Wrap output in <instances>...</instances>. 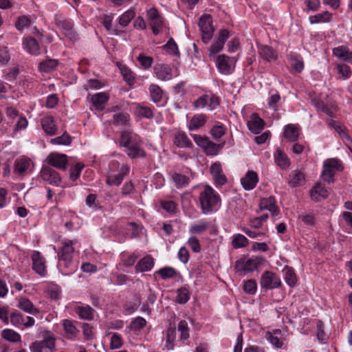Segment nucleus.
I'll use <instances>...</instances> for the list:
<instances>
[{"instance_id": "f257e3e1", "label": "nucleus", "mask_w": 352, "mask_h": 352, "mask_svg": "<svg viewBox=\"0 0 352 352\" xmlns=\"http://www.w3.org/2000/svg\"><path fill=\"white\" fill-rule=\"evenodd\" d=\"M199 203L202 213L208 214L213 211L214 208L221 201L220 197L210 186L204 187V190L199 195Z\"/></svg>"}, {"instance_id": "f03ea898", "label": "nucleus", "mask_w": 352, "mask_h": 352, "mask_svg": "<svg viewBox=\"0 0 352 352\" xmlns=\"http://www.w3.org/2000/svg\"><path fill=\"white\" fill-rule=\"evenodd\" d=\"M74 248L73 242L70 240H66L63 242V246L60 252H58L59 258L60 267L63 266L65 268H69L72 263L73 254Z\"/></svg>"}, {"instance_id": "7ed1b4c3", "label": "nucleus", "mask_w": 352, "mask_h": 352, "mask_svg": "<svg viewBox=\"0 0 352 352\" xmlns=\"http://www.w3.org/2000/svg\"><path fill=\"white\" fill-rule=\"evenodd\" d=\"M212 23V17L209 14H204L199 19V26L202 33V41L205 43H208L212 37L214 28Z\"/></svg>"}, {"instance_id": "20e7f679", "label": "nucleus", "mask_w": 352, "mask_h": 352, "mask_svg": "<svg viewBox=\"0 0 352 352\" xmlns=\"http://www.w3.org/2000/svg\"><path fill=\"white\" fill-rule=\"evenodd\" d=\"M56 25L63 31L64 34L70 40L76 38V34L73 29V25L69 20L63 18L61 15L55 16Z\"/></svg>"}, {"instance_id": "39448f33", "label": "nucleus", "mask_w": 352, "mask_h": 352, "mask_svg": "<svg viewBox=\"0 0 352 352\" xmlns=\"http://www.w3.org/2000/svg\"><path fill=\"white\" fill-rule=\"evenodd\" d=\"M259 263L254 258H249L248 260L241 259L237 261L235 263V270L241 275H245L248 272H252L256 270Z\"/></svg>"}, {"instance_id": "423d86ee", "label": "nucleus", "mask_w": 352, "mask_h": 352, "mask_svg": "<svg viewBox=\"0 0 352 352\" xmlns=\"http://www.w3.org/2000/svg\"><path fill=\"white\" fill-rule=\"evenodd\" d=\"M260 284L261 287L270 289L280 287L281 282L274 273L265 271L261 276Z\"/></svg>"}, {"instance_id": "0eeeda50", "label": "nucleus", "mask_w": 352, "mask_h": 352, "mask_svg": "<svg viewBox=\"0 0 352 352\" xmlns=\"http://www.w3.org/2000/svg\"><path fill=\"white\" fill-rule=\"evenodd\" d=\"M48 164L58 169L65 170L67 166V156L65 154L52 153L47 156Z\"/></svg>"}, {"instance_id": "6e6552de", "label": "nucleus", "mask_w": 352, "mask_h": 352, "mask_svg": "<svg viewBox=\"0 0 352 352\" xmlns=\"http://www.w3.org/2000/svg\"><path fill=\"white\" fill-rule=\"evenodd\" d=\"M153 72L157 79L162 81L170 80L173 78L172 68L165 63H157L153 67Z\"/></svg>"}, {"instance_id": "1a4fd4ad", "label": "nucleus", "mask_w": 352, "mask_h": 352, "mask_svg": "<svg viewBox=\"0 0 352 352\" xmlns=\"http://www.w3.org/2000/svg\"><path fill=\"white\" fill-rule=\"evenodd\" d=\"M40 174L41 178L50 184L58 186L61 182V177L59 173L51 168H43Z\"/></svg>"}, {"instance_id": "9d476101", "label": "nucleus", "mask_w": 352, "mask_h": 352, "mask_svg": "<svg viewBox=\"0 0 352 352\" xmlns=\"http://www.w3.org/2000/svg\"><path fill=\"white\" fill-rule=\"evenodd\" d=\"M33 163L29 158L21 157L16 160L14 170L19 175H26L32 170Z\"/></svg>"}, {"instance_id": "9b49d317", "label": "nucleus", "mask_w": 352, "mask_h": 352, "mask_svg": "<svg viewBox=\"0 0 352 352\" xmlns=\"http://www.w3.org/2000/svg\"><path fill=\"white\" fill-rule=\"evenodd\" d=\"M32 269L39 275L46 273L45 260L38 251H34L32 255Z\"/></svg>"}, {"instance_id": "f8f14e48", "label": "nucleus", "mask_w": 352, "mask_h": 352, "mask_svg": "<svg viewBox=\"0 0 352 352\" xmlns=\"http://www.w3.org/2000/svg\"><path fill=\"white\" fill-rule=\"evenodd\" d=\"M230 36V33L227 30H221L217 40L210 46L209 50L210 52V56L214 55L219 52L223 47L225 42Z\"/></svg>"}, {"instance_id": "ddd939ff", "label": "nucleus", "mask_w": 352, "mask_h": 352, "mask_svg": "<svg viewBox=\"0 0 352 352\" xmlns=\"http://www.w3.org/2000/svg\"><path fill=\"white\" fill-rule=\"evenodd\" d=\"M311 102L315 107L317 111H321L322 112L329 116V117L335 116V114L337 112L336 105L333 104H331L330 105H326L324 104L323 101H322L319 98H312Z\"/></svg>"}, {"instance_id": "4468645a", "label": "nucleus", "mask_w": 352, "mask_h": 352, "mask_svg": "<svg viewBox=\"0 0 352 352\" xmlns=\"http://www.w3.org/2000/svg\"><path fill=\"white\" fill-rule=\"evenodd\" d=\"M125 148L128 149L127 155L131 158L144 157L146 156V152L142 148V142L138 139H135Z\"/></svg>"}, {"instance_id": "2eb2a0df", "label": "nucleus", "mask_w": 352, "mask_h": 352, "mask_svg": "<svg viewBox=\"0 0 352 352\" xmlns=\"http://www.w3.org/2000/svg\"><path fill=\"white\" fill-rule=\"evenodd\" d=\"M129 173V167L126 164L122 165L120 173L117 175H109L107 177V184L109 186H119Z\"/></svg>"}, {"instance_id": "dca6fc26", "label": "nucleus", "mask_w": 352, "mask_h": 352, "mask_svg": "<svg viewBox=\"0 0 352 352\" xmlns=\"http://www.w3.org/2000/svg\"><path fill=\"white\" fill-rule=\"evenodd\" d=\"M258 182V175L253 170L248 171L245 175L241 179V183L243 188L246 190H250L254 188Z\"/></svg>"}, {"instance_id": "f3484780", "label": "nucleus", "mask_w": 352, "mask_h": 352, "mask_svg": "<svg viewBox=\"0 0 352 352\" xmlns=\"http://www.w3.org/2000/svg\"><path fill=\"white\" fill-rule=\"evenodd\" d=\"M265 122L257 113H252L248 122V129L254 133L258 134L264 128Z\"/></svg>"}, {"instance_id": "a211bd4d", "label": "nucleus", "mask_w": 352, "mask_h": 352, "mask_svg": "<svg viewBox=\"0 0 352 352\" xmlns=\"http://www.w3.org/2000/svg\"><path fill=\"white\" fill-rule=\"evenodd\" d=\"M259 208L261 210H269L274 216L277 215L279 213V210L276 206V201L273 197L261 199L259 202Z\"/></svg>"}, {"instance_id": "6ab92c4d", "label": "nucleus", "mask_w": 352, "mask_h": 352, "mask_svg": "<svg viewBox=\"0 0 352 352\" xmlns=\"http://www.w3.org/2000/svg\"><path fill=\"white\" fill-rule=\"evenodd\" d=\"M258 54L262 58L270 62L278 58V52L269 45H261L258 47Z\"/></svg>"}, {"instance_id": "aec40b11", "label": "nucleus", "mask_w": 352, "mask_h": 352, "mask_svg": "<svg viewBox=\"0 0 352 352\" xmlns=\"http://www.w3.org/2000/svg\"><path fill=\"white\" fill-rule=\"evenodd\" d=\"M109 96L105 92H100L92 96L91 101L94 107L97 109L102 111L104 109L105 104L108 102Z\"/></svg>"}, {"instance_id": "412c9836", "label": "nucleus", "mask_w": 352, "mask_h": 352, "mask_svg": "<svg viewBox=\"0 0 352 352\" xmlns=\"http://www.w3.org/2000/svg\"><path fill=\"white\" fill-rule=\"evenodd\" d=\"M17 307L27 314H37L39 309L36 308L33 303L26 297H21L19 299Z\"/></svg>"}, {"instance_id": "4be33fe9", "label": "nucleus", "mask_w": 352, "mask_h": 352, "mask_svg": "<svg viewBox=\"0 0 352 352\" xmlns=\"http://www.w3.org/2000/svg\"><path fill=\"white\" fill-rule=\"evenodd\" d=\"M329 192L320 183H316L314 187L310 190V197L314 201H319L321 199H326Z\"/></svg>"}, {"instance_id": "5701e85b", "label": "nucleus", "mask_w": 352, "mask_h": 352, "mask_svg": "<svg viewBox=\"0 0 352 352\" xmlns=\"http://www.w3.org/2000/svg\"><path fill=\"white\" fill-rule=\"evenodd\" d=\"M207 116L204 114H197L192 116L188 124L190 131L196 130L202 127L206 122Z\"/></svg>"}, {"instance_id": "b1692460", "label": "nucleus", "mask_w": 352, "mask_h": 352, "mask_svg": "<svg viewBox=\"0 0 352 352\" xmlns=\"http://www.w3.org/2000/svg\"><path fill=\"white\" fill-rule=\"evenodd\" d=\"M175 144L180 148H191L192 144L184 132H178L174 138Z\"/></svg>"}, {"instance_id": "393cba45", "label": "nucleus", "mask_w": 352, "mask_h": 352, "mask_svg": "<svg viewBox=\"0 0 352 352\" xmlns=\"http://www.w3.org/2000/svg\"><path fill=\"white\" fill-rule=\"evenodd\" d=\"M41 125L45 132L50 135H54L57 131L54 118L52 116L43 118L41 120Z\"/></svg>"}, {"instance_id": "a878e982", "label": "nucleus", "mask_w": 352, "mask_h": 352, "mask_svg": "<svg viewBox=\"0 0 352 352\" xmlns=\"http://www.w3.org/2000/svg\"><path fill=\"white\" fill-rule=\"evenodd\" d=\"M333 54L340 59L352 63V52L347 47L340 46L333 50Z\"/></svg>"}, {"instance_id": "bb28decb", "label": "nucleus", "mask_w": 352, "mask_h": 352, "mask_svg": "<svg viewBox=\"0 0 352 352\" xmlns=\"http://www.w3.org/2000/svg\"><path fill=\"white\" fill-rule=\"evenodd\" d=\"M299 136V127L294 124H287L285 127L284 137L291 142L296 141Z\"/></svg>"}, {"instance_id": "cd10ccee", "label": "nucleus", "mask_w": 352, "mask_h": 352, "mask_svg": "<svg viewBox=\"0 0 352 352\" xmlns=\"http://www.w3.org/2000/svg\"><path fill=\"white\" fill-rule=\"evenodd\" d=\"M153 264V260L151 256H145L136 265L135 270L137 272L149 271L152 269Z\"/></svg>"}, {"instance_id": "c85d7f7f", "label": "nucleus", "mask_w": 352, "mask_h": 352, "mask_svg": "<svg viewBox=\"0 0 352 352\" xmlns=\"http://www.w3.org/2000/svg\"><path fill=\"white\" fill-rule=\"evenodd\" d=\"M23 44L28 52L33 55H37L40 53L39 45L34 38H27L24 40Z\"/></svg>"}, {"instance_id": "c756f323", "label": "nucleus", "mask_w": 352, "mask_h": 352, "mask_svg": "<svg viewBox=\"0 0 352 352\" xmlns=\"http://www.w3.org/2000/svg\"><path fill=\"white\" fill-rule=\"evenodd\" d=\"M58 64V60L47 59L39 63L38 69L41 72L49 73L55 69Z\"/></svg>"}, {"instance_id": "7c9ffc66", "label": "nucleus", "mask_w": 352, "mask_h": 352, "mask_svg": "<svg viewBox=\"0 0 352 352\" xmlns=\"http://www.w3.org/2000/svg\"><path fill=\"white\" fill-rule=\"evenodd\" d=\"M274 158L276 164L280 168H285L289 166V160L280 149L278 148L276 150Z\"/></svg>"}, {"instance_id": "2f4dec72", "label": "nucleus", "mask_w": 352, "mask_h": 352, "mask_svg": "<svg viewBox=\"0 0 352 352\" xmlns=\"http://www.w3.org/2000/svg\"><path fill=\"white\" fill-rule=\"evenodd\" d=\"M305 182V175L300 170H295L291 175V179L289 181V184L292 187H296L302 186Z\"/></svg>"}, {"instance_id": "473e14b6", "label": "nucleus", "mask_w": 352, "mask_h": 352, "mask_svg": "<svg viewBox=\"0 0 352 352\" xmlns=\"http://www.w3.org/2000/svg\"><path fill=\"white\" fill-rule=\"evenodd\" d=\"M63 326L68 338H72L77 336L78 330L74 326L72 320H64L63 322Z\"/></svg>"}, {"instance_id": "72a5a7b5", "label": "nucleus", "mask_w": 352, "mask_h": 352, "mask_svg": "<svg viewBox=\"0 0 352 352\" xmlns=\"http://www.w3.org/2000/svg\"><path fill=\"white\" fill-rule=\"evenodd\" d=\"M228 56L222 54L217 58V65L220 72L223 74L229 73L230 65L228 64Z\"/></svg>"}, {"instance_id": "f704fd0d", "label": "nucleus", "mask_w": 352, "mask_h": 352, "mask_svg": "<svg viewBox=\"0 0 352 352\" xmlns=\"http://www.w3.org/2000/svg\"><path fill=\"white\" fill-rule=\"evenodd\" d=\"M224 143L217 144L210 140H208L203 148L206 155H215L218 151L223 148Z\"/></svg>"}, {"instance_id": "c9c22d12", "label": "nucleus", "mask_w": 352, "mask_h": 352, "mask_svg": "<svg viewBox=\"0 0 352 352\" xmlns=\"http://www.w3.org/2000/svg\"><path fill=\"white\" fill-rule=\"evenodd\" d=\"M149 91L151 100L153 102H158L161 100L163 95V91L157 85H151L149 87Z\"/></svg>"}, {"instance_id": "e433bc0d", "label": "nucleus", "mask_w": 352, "mask_h": 352, "mask_svg": "<svg viewBox=\"0 0 352 352\" xmlns=\"http://www.w3.org/2000/svg\"><path fill=\"white\" fill-rule=\"evenodd\" d=\"M72 138L66 132H65L61 136L53 138L50 140V143L52 144L58 145H69L72 142Z\"/></svg>"}, {"instance_id": "4c0bfd02", "label": "nucleus", "mask_w": 352, "mask_h": 352, "mask_svg": "<svg viewBox=\"0 0 352 352\" xmlns=\"http://www.w3.org/2000/svg\"><path fill=\"white\" fill-rule=\"evenodd\" d=\"M172 177L177 188L186 186L189 183V178L184 175L174 173Z\"/></svg>"}, {"instance_id": "58836bf2", "label": "nucleus", "mask_w": 352, "mask_h": 352, "mask_svg": "<svg viewBox=\"0 0 352 352\" xmlns=\"http://www.w3.org/2000/svg\"><path fill=\"white\" fill-rule=\"evenodd\" d=\"M209 227V224L206 221H199L197 224L192 225L189 229L191 234H201L205 232Z\"/></svg>"}, {"instance_id": "ea45409f", "label": "nucleus", "mask_w": 352, "mask_h": 352, "mask_svg": "<svg viewBox=\"0 0 352 352\" xmlns=\"http://www.w3.org/2000/svg\"><path fill=\"white\" fill-rule=\"evenodd\" d=\"M2 337L13 342H19L21 340L20 335L12 329H4L2 331Z\"/></svg>"}, {"instance_id": "a19ab883", "label": "nucleus", "mask_w": 352, "mask_h": 352, "mask_svg": "<svg viewBox=\"0 0 352 352\" xmlns=\"http://www.w3.org/2000/svg\"><path fill=\"white\" fill-rule=\"evenodd\" d=\"M76 312L82 319L91 320L93 318V309L90 307H79L77 308Z\"/></svg>"}, {"instance_id": "79ce46f5", "label": "nucleus", "mask_w": 352, "mask_h": 352, "mask_svg": "<svg viewBox=\"0 0 352 352\" xmlns=\"http://www.w3.org/2000/svg\"><path fill=\"white\" fill-rule=\"evenodd\" d=\"M331 18V14L328 12H323L322 13H319L315 16H310V22L311 23H320V22H327L330 21Z\"/></svg>"}, {"instance_id": "37998d69", "label": "nucleus", "mask_w": 352, "mask_h": 352, "mask_svg": "<svg viewBox=\"0 0 352 352\" xmlns=\"http://www.w3.org/2000/svg\"><path fill=\"white\" fill-rule=\"evenodd\" d=\"M135 139V137H133L131 132L124 131L122 132L120 140V144L122 146L126 147L129 146L132 142H133Z\"/></svg>"}, {"instance_id": "c03bdc74", "label": "nucleus", "mask_w": 352, "mask_h": 352, "mask_svg": "<svg viewBox=\"0 0 352 352\" xmlns=\"http://www.w3.org/2000/svg\"><path fill=\"white\" fill-rule=\"evenodd\" d=\"M134 11L129 10L125 12L119 19L120 25L122 27L127 26L130 21L134 18Z\"/></svg>"}, {"instance_id": "a18cd8bd", "label": "nucleus", "mask_w": 352, "mask_h": 352, "mask_svg": "<svg viewBox=\"0 0 352 352\" xmlns=\"http://www.w3.org/2000/svg\"><path fill=\"white\" fill-rule=\"evenodd\" d=\"M248 244V239L245 236L240 234L234 236L232 240V245L235 248H243L247 246Z\"/></svg>"}, {"instance_id": "49530a36", "label": "nucleus", "mask_w": 352, "mask_h": 352, "mask_svg": "<svg viewBox=\"0 0 352 352\" xmlns=\"http://www.w3.org/2000/svg\"><path fill=\"white\" fill-rule=\"evenodd\" d=\"M153 33L155 35H157L160 34L161 29L164 25V20L162 16L157 18L155 20H151L149 21Z\"/></svg>"}, {"instance_id": "de8ad7c7", "label": "nucleus", "mask_w": 352, "mask_h": 352, "mask_svg": "<svg viewBox=\"0 0 352 352\" xmlns=\"http://www.w3.org/2000/svg\"><path fill=\"white\" fill-rule=\"evenodd\" d=\"M285 279L286 283L290 286L293 287L296 285L297 278L294 270L291 268H286L285 272Z\"/></svg>"}, {"instance_id": "09e8293b", "label": "nucleus", "mask_w": 352, "mask_h": 352, "mask_svg": "<svg viewBox=\"0 0 352 352\" xmlns=\"http://www.w3.org/2000/svg\"><path fill=\"white\" fill-rule=\"evenodd\" d=\"M123 340L122 337L117 333H113L111 338L110 348L111 349H117L122 347Z\"/></svg>"}, {"instance_id": "8fccbe9b", "label": "nucleus", "mask_w": 352, "mask_h": 352, "mask_svg": "<svg viewBox=\"0 0 352 352\" xmlns=\"http://www.w3.org/2000/svg\"><path fill=\"white\" fill-rule=\"evenodd\" d=\"M146 324V321L142 317H138L134 320H133L130 324V328L133 331H140L142 329Z\"/></svg>"}, {"instance_id": "3c124183", "label": "nucleus", "mask_w": 352, "mask_h": 352, "mask_svg": "<svg viewBox=\"0 0 352 352\" xmlns=\"http://www.w3.org/2000/svg\"><path fill=\"white\" fill-rule=\"evenodd\" d=\"M129 121V116L127 113H116L113 116V122L117 124L126 125Z\"/></svg>"}, {"instance_id": "603ef678", "label": "nucleus", "mask_w": 352, "mask_h": 352, "mask_svg": "<svg viewBox=\"0 0 352 352\" xmlns=\"http://www.w3.org/2000/svg\"><path fill=\"white\" fill-rule=\"evenodd\" d=\"M84 167L82 163H77L73 168L70 170L69 179L76 181L80 176V172Z\"/></svg>"}, {"instance_id": "864d4df0", "label": "nucleus", "mask_w": 352, "mask_h": 352, "mask_svg": "<svg viewBox=\"0 0 352 352\" xmlns=\"http://www.w3.org/2000/svg\"><path fill=\"white\" fill-rule=\"evenodd\" d=\"M177 296V302L180 304H184L189 300V292L186 288L179 289Z\"/></svg>"}, {"instance_id": "5fc2aeb1", "label": "nucleus", "mask_w": 352, "mask_h": 352, "mask_svg": "<svg viewBox=\"0 0 352 352\" xmlns=\"http://www.w3.org/2000/svg\"><path fill=\"white\" fill-rule=\"evenodd\" d=\"M24 318L23 315L16 311L10 314V322L14 326H19L23 324Z\"/></svg>"}, {"instance_id": "6e6d98bb", "label": "nucleus", "mask_w": 352, "mask_h": 352, "mask_svg": "<svg viewBox=\"0 0 352 352\" xmlns=\"http://www.w3.org/2000/svg\"><path fill=\"white\" fill-rule=\"evenodd\" d=\"M178 330L181 332L182 340H187L189 338L188 326L186 321L182 320L179 322Z\"/></svg>"}, {"instance_id": "4d7b16f0", "label": "nucleus", "mask_w": 352, "mask_h": 352, "mask_svg": "<svg viewBox=\"0 0 352 352\" xmlns=\"http://www.w3.org/2000/svg\"><path fill=\"white\" fill-rule=\"evenodd\" d=\"M159 274L164 279L173 278L176 275V271L172 267H164L158 271Z\"/></svg>"}, {"instance_id": "13d9d810", "label": "nucleus", "mask_w": 352, "mask_h": 352, "mask_svg": "<svg viewBox=\"0 0 352 352\" xmlns=\"http://www.w3.org/2000/svg\"><path fill=\"white\" fill-rule=\"evenodd\" d=\"M334 171L329 167L324 166V170L322 173V179L327 182L331 183L333 182Z\"/></svg>"}, {"instance_id": "bf43d9fd", "label": "nucleus", "mask_w": 352, "mask_h": 352, "mask_svg": "<svg viewBox=\"0 0 352 352\" xmlns=\"http://www.w3.org/2000/svg\"><path fill=\"white\" fill-rule=\"evenodd\" d=\"M256 282L255 280L250 279L245 282L243 285L244 291L250 294H253L256 291Z\"/></svg>"}, {"instance_id": "052dcab7", "label": "nucleus", "mask_w": 352, "mask_h": 352, "mask_svg": "<svg viewBox=\"0 0 352 352\" xmlns=\"http://www.w3.org/2000/svg\"><path fill=\"white\" fill-rule=\"evenodd\" d=\"M30 25V20L25 16H19L15 23V26L19 30H22L24 28L28 27Z\"/></svg>"}, {"instance_id": "680f3d73", "label": "nucleus", "mask_w": 352, "mask_h": 352, "mask_svg": "<svg viewBox=\"0 0 352 352\" xmlns=\"http://www.w3.org/2000/svg\"><path fill=\"white\" fill-rule=\"evenodd\" d=\"M138 60L144 69L151 67L153 62L152 57L144 56V54H140L138 57Z\"/></svg>"}, {"instance_id": "e2e57ef3", "label": "nucleus", "mask_w": 352, "mask_h": 352, "mask_svg": "<svg viewBox=\"0 0 352 352\" xmlns=\"http://www.w3.org/2000/svg\"><path fill=\"white\" fill-rule=\"evenodd\" d=\"M226 133V129L223 125H217L213 126L210 131V133L215 139L221 138Z\"/></svg>"}, {"instance_id": "0e129e2a", "label": "nucleus", "mask_w": 352, "mask_h": 352, "mask_svg": "<svg viewBox=\"0 0 352 352\" xmlns=\"http://www.w3.org/2000/svg\"><path fill=\"white\" fill-rule=\"evenodd\" d=\"M164 48H166L170 53L173 54L175 56H179V52L177 47V44L175 43L173 38H170L168 43L164 46Z\"/></svg>"}, {"instance_id": "69168bd1", "label": "nucleus", "mask_w": 352, "mask_h": 352, "mask_svg": "<svg viewBox=\"0 0 352 352\" xmlns=\"http://www.w3.org/2000/svg\"><path fill=\"white\" fill-rule=\"evenodd\" d=\"M161 206L168 213L175 212L176 204L173 201H162Z\"/></svg>"}, {"instance_id": "338daca9", "label": "nucleus", "mask_w": 352, "mask_h": 352, "mask_svg": "<svg viewBox=\"0 0 352 352\" xmlns=\"http://www.w3.org/2000/svg\"><path fill=\"white\" fill-rule=\"evenodd\" d=\"M188 244L195 252H199L201 251V245L197 238L195 236L190 237L188 241Z\"/></svg>"}, {"instance_id": "774afa93", "label": "nucleus", "mask_w": 352, "mask_h": 352, "mask_svg": "<svg viewBox=\"0 0 352 352\" xmlns=\"http://www.w3.org/2000/svg\"><path fill=\"white\" fill-rule=\"evenodd\" d=\"M208 100L209 96L208 95H204L193 102V106L195 108H204L208 104Z\"/></svg>"}]
</instances>
